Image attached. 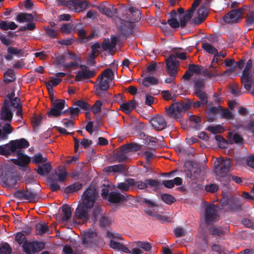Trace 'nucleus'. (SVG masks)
Instances as JSON below:
<instances>
[{"mask_svg": "<svg viewBox=\"0 0 254 254\" xmlns=\"http://www.w3.org/2000/svg\"><path fill=\"white\" fill-rule=\"evenodd\" d=\"M29 146V142L24 138L12 140L8 143L0 145V154L6 157L16 154L17 158L11 159V162L19 167L26 168L31 162V158L22 152L21 149Z\"/></svg>", "mask_w": 254, "mask_h": 254, "instance_id": "f257e3e1", "label": "nucleus"}, {"mask_svg": "<svg viewBox=\"0 0 254 254\" xmlns=\"http://www.w3.org/2000/svg\"><path fill=\"white\" fill-rule=\"evenodd\" d=\"M67 172L64 167L59 166L58 170L55 171L48 178L47 182L49 185L50 190L52 191H56L60 190L61 187L58 182H64L67 177Z\"/></svg>", "mask_w": 254, "mask_h": 254, "instance_id": "f03ea898", "label": "nucleus"}, {"mask_svg": "<svg viewBox=\"0 0 254 254\" xmlns=\"http://www.w3.org/2000/svg\"><path fill=\"white\" fill-rule=\"evenodd\" d=\"M192 102L188 99L186 102H176L172 104L166 109V114L170 118L178 119L181 117V113L190 109Z\"/></svg>", "mask_w": 254, "mask_h": 254, "instance_id": "7ed1b4c3", "label": "nucleus"}, {"mask_svg": "<svg viewBox=\"0 0 254 254\" xmlns=\"http://www.w3.org/2000/svg\"><path fill=\"white\" fill-rule=\"evenodd\" d=\"M98 197V193L95 189L89 187L83 192L79 203L92 208Z\"/></svg>", "mask_w": 254, "mask_h": 254, "instance_id": "20e7f679", "label": "nucleus"}, {"mask_svg": "<svg viewBox=\"0 0 254 254\" xmlns=\"http://www.w3.org/2000/svg\"><path fill=\"white\" fill-rule=\"evenodd\" d=\"M129 185L138 190H144L148 188L158 189L161 183L157 180L145 179L143 182L141 181H135L134 179H130L128 181Z\"/></svg>", "mask_w": 254, "mask_h": 254, "instance_id": "39448f33", "label": "nucleus"}, {"mask_svg": "<svg viewBox=\"0 0 254 254\" xmlns=\"http://www.w3.org/2000/svg\"><path fill=\"white\" fill-rule=\"evenodd\" d=\"M65 101L63 99H56L51 103V109L47 113L49 118L58 117L65 114L67 111H62L65 105Z\"/></svg>", "mask_w": 254, "mask_h": 254, "instance_id": "423d86ee", "label": "nucleus"}, {"mask_svg": "<svg viewBox=\"0 0 254 254\" xmlns=\"http://www.w3.org/2000/svg\"><path fill=\"white\" fill-rule=\"evenodd\" d=\"M173 51V54L171 55L166 60V66H172L173 68L171 69V73L174 74L175 72V68H177V64H179V61L177 60V58H179L182 60H185L187 59L186 53H179L176 51L175 49Z\"/></svg>", "mask_w": 254, "mask_h": 254, "instance_id": "0eeeda50", "label": "nucleus"}, {"mask_svg": "<svg viewBox=\"0 0 254 254\" xmlns=\"http://www.w3.org/2000/svg\"><path fill=\"white\" fill-rule=\"evenodd\" d=\"M231 160L230 159H222L215 162L214 170L217 176L224 177L230 171Z\"/></svg>", "mask_w": 254, "mask_h": 254, "instance_id": "6e6552de", "label": "nucleus"}, {"mask_svg": "<svg viewBox=\"0 0 254 254\" xmlns=\"http://www.w3.org/2000/svg\"><path fill=\"white\" fill-rule=\"evenodd\" d=\"M243 11V8L231 10L223 17V22L228 24L237 23L239 22L242 18Z\"/></svg>", "mask_w": 254, "mask_h": 254, "instance_id": "1a4fd4ad", "label": "nucleus"}, {"mask_svg": "<svg viewBox=\"0 0 254 254\" xmlns=\"http://www.w3.org/2000/svg\"><path fill=\"white\" fill-rule=\"evenodd\" d=\"M45 244L42 242L32 241L24 243L22 248L27 254H34L45 248Z\"/></svg>", "mask_w": 254, "mask_h": 254, "instance_id": "9d476101", "label": "nucleus"}, {"mask_svg": "<svg viewBox=\"0 0 254 254\" xmlns=\"http://www.w3.org/2000/svg\"><path fill=\"white\" fill-rule=\"evenodd\" d=\"M92 208L79 203L77 207L75 209L74 217L84 222L90 220V211Z\"/></svg>", "mask_w": 254, "mask_h": 254, "instance_id": "9b49d317", "label": "nucleus"}, {"mask_svg": "<svg viewBox=\"0 0 254 254\" xmlns=\"http://www.w3.org/2000/svg\"><path fill=\"white\" fill-rule=\"evenodd\" d=\"M133 25L128 21L122 20L118 27L120 36L123 38H127L131 35L133 32Z\"/></svg>", "mask_w": 254, "mask_h": 254, "instance_id": "f8f14e48", "label": "nucleus"}, {"mask_svg": "<svg viewBox=\"0 0 254 254\" xmlns=\"http://www.w3.org/2000/svg\"><path fill=\"white\" fill-rule=\"evenodd\" d=\"M150 123L152 127L157 131H161L167 127V122L162 116L155 115L151 120Z\"/></svg>", "mask_w": 254, "mask_h": 254, "instance_id": "ddd939ff", "label": "nucleus"}, {"mask_svg": "<svg viewBox=\"0 0 254 254\" xmlns=\"http://www.w3.org/2000/svg\"><path fill=\"white\" fill-rule=\"evenodd\" d=\"M205 221L209 224L215 221L217 217V211L214 204H208L204 206Z\"/></svg>", "mask_w": 254, "mask_h": 254, "instance_id": "4468645a", "label": "nucleus"}, {"mask_svg": "<svg viewBox=\"0 0 254 254\" xmlns=\"http://www.w3.org/2000/svg\"><path fill=\"white\" fill-rule=\"evenodd\" d=\"M220 203L222 206H228L230 210L232 211L240 210L241 208L240 202L231 198L223 197L220 200Z\"/></svg>", "mask_w": 254, "mask_h": 254, "instance_id": "2eb2a0df", "label": "nucleus"}, {"mask_svg": "<svg viewBox=\"0 0 254 254\" xmlns=\"http://www.w3.org/2000/svg\"><path fill=\"white\" fill-rule=\"evenodd\" d=\"M0 119L4 121L10 122L13 117V113L10 109L9 102L6 99L4 100L0 112Z\"/></svg>", "mask_w": 254, "mask_h": 254, "instance_id": "dca6fc26", "label": "nucleus"}, {"mask_svg": "<svg viewBox=\"0 0 254 254\" xmlns=\"http://www.w3.org/2000/svg\"><path fill=\"white\" fill-rule=\"evenodd\" d=\"M197 13L198 16L192 19V22L196 25L201 23L207 17L208 13V8L205 5L202 4L198 8Z\"/></svg>", "mask_w": 254, "mask_h": 254, "instance_id": "f3484780", "label": "nucleus"}, {"mask_svg": "<svg viewBox=\"0 0 254 254\" xmlns=\"http://www.w3.org/2000/svg\"><path fill=\"white\" fill-rule=\"evenodd\" d=\"M87 7L88 3L86 0H69V8L72 11L79 12L84 10Z\"/></svg>", "mask_w": 254, "mask_h": 254, "instance_id": "a211bd4d", "label": "nucleus"}, {"mask_svg": "<svg viewBox=\"0 0 254 254\" xmlns=\"http://www.w3.org/2000/svg\"><path fill=\"white\" fill-rule=\"evenodd\" d=\"M252 74L250 70H243L241 76V82L244 84L245 88L248 91H251L252 84Z\"/></svg>", "mask_w": 254, "mask_h": 254, "instance_id": "6ab92c4d", "label": "nucleus"}, {"mask_svg": "<svg viewBox=\"0 0 254 254\" xmlns=\"http://www.w3.org/2000/svg\"><path fill=\"white\" fill-rule=\"evenodd\" d=\"M107 199L108 201L111 203H118L127 200V198L126 196L118 191H112L109 193Z\"/></svg>", "mask_w": 254, "mask_h": 254, "instance_id": "aec40b11", "label": "nucleus"}, {"mask_svg": "<svg viewBox=\"0 0 254 254\" xmlns=\"http://www.w3.org/2000/svg\"><path fill=\"white\" fill-rule=\"evenodd\" d=\"M99 11L108 17H113L118 11V9L113 5H100L98 7Z\"/></svg>", "mask_w": 254, "mask_h": 254, "instance_id": "412c9836", "label": "nucleus"}, {"mask_svg": "<svg viewBox=\"0 0 254 254\" xmlns=\"http://www.w3.org/2000/svg\"><path fill=\"white\" fill-rule=\"evenodd\" d=\"M25 200L29 202H35L38 201L40 198L39 192L34 189L26 188Z\"/></svg>", "mask_w": 254, "mask_h": 254, "instance_id": "4be33fe9", "label": "nucleus"}, {"mask_svg": "<svg viewBox=\"0 0 254 254\" xmlns=\"http://www.w3.org/2000/svg\"><path fill=\"white\" fill-rule=\"evenodd\" d=\"M13 130L9 123H5L3 126L0 124V139L6 140L8 138V135L12 133Z\"/></svg>", "mask_w": 254, "mask_h": 254, "instance_id": "5701e85b", "label": "nucleus"}, {"mask_svg": "<svg viewBox=\"0 0 254 254\" xmlns=\"http://www.w3.org/2000/svg\"><path fill=\"white\" fill-rule=\"evenodd\" d=\"M95 74L96 72L94 70L87 69L84 71H79L75 76V80L79 81L86 79H90L94 77Z\"/></svg>", "mask_w": 254, "mask_h": 254, "instance_id": "b1692460", "label": "nucleus"}, {"mask_svg": "<svg viewBox=\"0 0 254 254\" xmlns=\"http://www.w3.org/2000/svg\"><path fill=\"white\" fill-rule=\"evenodd\" d=\"M221 108V106L218 105V107H210L206 110L208 122H213L217 119V115L219 113V109Z\"/></svg>", "mask_w": 254, "mask_h": 254, "instance_id": "393cba45", "label": "nucleus"}, {"mask_svg": "<svg viewBox=\"0 0 254 254\" xmlns=\"http://www.w3.org/2000/svg\"><path fill=\"white\" fill-rule=\"evenodd\" d=\"M228 141L231 144L235 143L241 146L244 144L245 140L242 135L230 132L228 134Z\"/></svg>", "mask_w": 254, "mask_h": 254, "instance_id": "a878e982", "label": "nucleus"}, {"mask_svg": "<svg viewBox=\"0 0 254 254\" xmlns=\"http://www.w3.org/2000/svg\"><path fill=\"white\" fill-rule=\"evenodd\" d=\"M136 103L135 100H130L120 105L121 110L126 114H129L136 107Z\"/></svg>", "mask_w": 254, "mask_h": 254, "instance_id": "bb28decb", "label": "nucleus"}, {"mask_svg": "<svg viewBox=\"0 0 254 254\" xmlns=\"http://www.w3.org/2000/svg\"><path fill=\"white\" fill-rule=\"evenodd\" d=\"M130 13V22L135 23L138 22L141 19V12L140 11L133 6L129 7L128 9Z\"/></svg>", "mask_w": 254, "mask_h": 254, "instance_id": "cd10ccee", "label": "nucleus"}, {"mask_svg": "<svg viewBox=\"0 0 254 254\" xmlns=\"http://www.w3.org/2000/svg\"><path fill=\"white\" fill-rule=\"evenodd\" d=\"M104 171L108 173L114 172L123 174L126 171V168L123 165L118 164L106 167L104 168Z\"/></svg>", "mask_w": 254, "mask_h": 254, "instance_id": "c85d7f7f", "label": "nucleus"}, {"mask_svg": "<svg viewBox=\"0 0 254 254\" xmlns=\"http://www.w3.org/2000/svg\"><path fill=\"white\" fill-rule=\"evenodd\" d=\"M36 233L39 235H42L46 233L49 234L50 231L49 227L46 223H38L35 226Z\"/></svg>", "mask_w": 254, "mask_h": 254, "instance_id": "c756f323", "label": "nucleus"}, {"mask_svg": "<svg viewBox=\"0 0 254 254\" xmlns=\"http://www.w3.org/2000/svg\"><path fill=\"white\" fill-rule=\"evenodd\" d=\"M52 169V166L50 163H43L42 165H39L37 169L36 170L37 173L41 176H44L45 174H49Z\"/></svg>", "mask_w": 254, "mask_h": 254, "instance_id": "7c9ffc66", "label": "nucleus"}, {"mask_svg": "<svg viewBox=\"0 0 254 254\" xmlns=\"http://www.w3.org/2000/svg\"><path fill=\"white\" fill-rule=\"evenodd\" d=\"M104 214L103 208L99 205H95L93 210L90 216V220L89 222H95L97 220V217L99 215L101 216Z\"/></svg>", "mask_w": 254, "mask_h": 254, "instance_id": "2f4dec72", "label": "nucleus"}, {"mask_svg": "<svg viewBox=\"0 0 254 254\" xmlns=\"http://www.w3.org/2000/svg\"><path fill=\"white\" fill-rule=\"evenodd\" d=\"M158 79L152 75H148L142 79V84L146 87L158 84Z\"/></svg>", "mask_w": 254, "mask_h": 254, "instance_id": "473e14b6", "label": "nucleus"}, {"mask_svg": "<svg viewBox=\"0 0 254 254\" xmlns=\"http://www.w3.org/2000/svg\"><path fill=\"white\" fill-rule=\"evenodd\" d=\"M34 17L32 14L27 13H20L16 16V20L20 23L24 22H31L33 20Z\"/></svg>", "mask_w": 254, "mask_h": 254, "instance_id": "72a5a7b5", "label": "nucleus"}, {"mask_svg": "<svg viewBox=\"0 0 254 254\" xmlns=\"http://www.w3.org/2000/svg\"><path fill=\"white\" fill-rule=\"evenodd\" d=\"M193 82V93L204 91L205 88V84L203 79H197L194 80Z\"/></svg>", "mask_w": 254, "mask_h": 254, "instance_id": "f704fd0d", "label": "nucleus"}, {"mask_svg": "<svg viewBox=\"0 0 254 254\" xmlns=\"http://www.w3.org/2000/svg\"><path fill=\"white\" fill-rule=\"evenodd\" d=\"M62 211L64 213V215L62 219V220L64 222L68 221L71 216V207L67 204H64L62 206Z\"/></svg>", "mask_w": 254, "mask_h": 254, "instance_id": "c9c22d12", "label": "nucleus"}, {"mask_svg": "<svg viewBox=\"0 0 254 254\" xmlns=\"http://www.w3.org/2000/svg\"><path fill=\"white\" fill-rule=\"evenodd\" d=\"M98 78L99 80V83L98 84L95 85V86L105 92H107L110 87L108 80L104 79L103 77H98Z\"/></svg>", "mask_w": 254, "mask_h": 254, "instance_id": "e433bc0d", "label": "nucleus"}, {"mask_svg": "<svg viewBox=\"0 0 254 254\" xmlns=\"http://www.w3.org/2000/svg\"><path fill=\"white\" fill-rule=\"evenodd\" d=\"M47 157H43L41 153L35 154L31 157V161L32 163L37 164L41 163H45L47 161Z\"/></svg>", "mask_w": 254, "mask_h": 254, "instance_id": "4c0bfd02", "label": "nucleus"}, {"mask_svg": "<svg viewBox=\"0 0 254 254\" xmlns=\"http://www.w3.org/2000/svg\"><path fill=\"white\" fill-rule=\"evenodd\" d=\"M192 12H188L187 11V13H186L183 17L180 19V26H181L182 28H184L186 27L187 23L190 20L192 17Z\"/></svg>", "mask_w": 254, "mask_h": 254, "instance_id": "58836bf2", "label": "nucleus"}, {"mask_svg": "<svg viewBox=\"0 0 254 254\" xmlns=\"http://www.w3.org/2000/svg\"><path fill=\"white\" fill-rule=\"evenodd\" d=\"M194 94L199 98L200 101L202 102V106H205L207 104L208 102V95L205 91H199Z\"/></svg>", "mask_w": 254, "mask_h": 254, "instance_id": "ea45409f", "label": "nucleus"}, {"mask_svg": "<svg viewBox=\"0 0 254 254\" xmlns=\"http://www.w3.org/2000/svg\"><path fill=\"white\" fill-rule=\"evenodd\" d=\"M81 188L82 185L80 183L77 182L65 188L64 192L66 193H72L79 190Z\"/></svg>", "mask_w": 254, "mask_h": 254, "instance_id": "a19ab883", "label": "nucleus"}, {"mask_svg": "<svg viewBox=\"0 0 254 254\" xmlns=\"http://www.w3.org/2000/svg\"><path fill=\"white\" fill-rule=\"evenodd\" d=\"M73 105L79 107L81 109L84 111L91 110V106L87 102L83 100H77L74 103Z\"/></svg>", "mask_w": 254, "mask_h": 254, "instance_id": "79ce46f5", "label": "nucleus"}, {"mask_svg": "<svg viewBox=\"0 0 254 254\" xmlns=\"http://www.w3.org/2000/svg\"><path fill=\"white\" fill-rule=\"evenodd\" d=\"M202 48L210 54L213 55L217 53V50L210 44L207 42L202 43Z\"/></svg>", "mask_w": 254, "mask_h": 254, "instance_id": "37998d69", "label": "nucleus"}, {"mask_svg": "<svg viewBox=\"0 0 254 254\" xmlns=\"http://www.w3.org/2000/svg\"><path fill=\"white\" fill-rule=\"evenodd\" d=\"M42 119L43 117L42 116H37L36 115H35L31 119L32 126L35 129L38 128V127L41 125L42 123Z\"/></svg>", "mask_w": 254, "mask_h": 254, "instance_id": "c03bdc74", "label": "nucleus"}, {"mask_svg": "<svg viewBox=\"0 0 254 254\" xmlns=\"http://www.w3.org/2000/svg\"><path fill=\"white\" fill-rule=\"evenodd\" d=\"M11 251V248L7 243L0 244V254H10Z\"/></svg>", "mask_w": 254, "mask_h": 254, "instance_id": "a18cd8bd", "label": "nucleus"}, {"mask_svg": "<svg viewBox=\"0 0 254 254\" xmlns=\"http://www.w3.org/2000/svg\"><path fill=\"white\" fill-rule=\"evenodd\" d=\"M129 179H127L126 180V182H122L119 183L117 185V188L121 190L122 192H126L129 190V187H131L130 185H129L128 181L130 180Z\"/></svg>", "mask_w": 254, "mask_h": 254, "instance_id": "49530a36", "label": "nucleus"}, {"mask_svg": "<svg viewBox=\"0 0 254 254\" xmlns=\"http://www.w3.org/2000/svg\"><path fill=\"white\" fill-rule=\"evenodd\" d=\"M15 240L19 245L27 242V238L23 232H18L15 236Z\"/></svg>", "mask_w": 254, "mask_h": 254, "instance_id": "de8ad7c7", "label": "nucleus"}, {"mask_svg": "<svg viewBox=\"0 0 254 254\" xmlns=\"http://www.w3.org/2000/svg\"><path fill=\"white\" fill-rule=\"evenodd\" d=\"M219 114L224 118L227 120H230L233 118V115L228 109H223L221 106V108L219 109Z\"/></svg>", "mask_w": 254, "mask_h": 254, "instance_id": "09e8293b", "label": "nucleus"}, {"mask_svg": "<svg viewBox=\"0 0 254 254\" xmlns=\"http://www.w3.org/2000/svg\"><path fill=\"white\" fill-rule=\"evenodd\" d=\"M80 62H81L74 61L68 63H64L63 65V66L64 69L69 70L70 71L71 68L76 69L79 66Z\"/></svg>", "mask_w": 254, "mask_h": 254, "instance_id": "8fccbe9b", "label": "nucleus"}, {"mask_svg": "<svg viewBox=\"0 0 254 254\" xmlns=\"http://www.w3.org/2000/svg\"><path fill=\"white\" fill-rule=\"evenodd\" d=\"M102 104V101L101 100H97L95 102L93 106H91V110L92 111L94 114L97 115L101 112Z\"/></svg>", "mask_w": 254, "mask_h": 254, "instance_id": "3c124183", "label": "nucleus"}, {"mask_svg": "<svg viewBox=\"0 0 254 254\" xmlns=\"http://www.w3.org/2000/svg\"><path fill=\"white\" fill-rule=\"evenodd\" d=\"M44 30L47 35L49 37L52 39H56L58 38L59 33L55 30L50 28L49 27H45Z\"/></svg>", "mask_w": 254, "mask_h": 254, "instance_id": "603ef678", "label": "nucleus"}, {"mask_svg": "<svg viewBox=\"0 0 254 254\" xmlns=\"http://www.w3.org/2000/svg\"><path fill=\"white\" fill-rule=\"evenodd\" d=\"M99 221L100 226L102 228L108 227L111 224L110 219L104 215L101 216Z\"/></svg>", "mask_w": 254, "mask_h": 254, "instance_id": "864d4df0", "label": "nucleus"}, {"mask_svg": "<svg viewBox=\"0 0 254 254\" xmlns=\"http://www.w3.org/2000/svg\"><path fill=\"white\" fill-rule=\"evenodd\" d=\"M162 200L168 204H171L176 200L175 198L171 194L164 193L161 195Z\"/></svg>", "mask_w": 254, "mask_h": 254, "instance_id": "5fc2aeb1", "label": "nucleus"}, {"mask_svg": "<svg viewBox=\"0 0 254 254\" xmlns=\"http://www.w3.org/2000/svg\"><path fill=\"white\" fill-rule=\"evenodd\" d=\"M4 75H6L9 77V78H8L4 77V81L5 82L9 83L15 80L14 72L11 69H8V70L5 72Z\"/></svg>", "mask_w": 254, "mask_h": 254, "instance_id": "6e6d98bb", "label": "nucleus"}, {"mask_svg": "<svg viewBox=\"0 0 254 254\" xmlns=\"http://www.w3.org/2000/svg\"><path fill=\"white\" fill-rule=\"evenodd\" d=\"M212 251L216 254H226L225 248L222 245L218 244H213L211 247Z\"/></svg>", "mask_w": 254, "mask_h": 254, "instance_id": "4d7b16f0", "label": "nucleus"}, {"mask_svg": "<svg viewBox=\"0 0 254 254\" xmlns=\"http://www.w3.org/2000/svg\"><path fill=\"white\" fill-rule=\"evenodd\" d=\"M114 156L115 159L120 163L123 162L127 158L126 154L120 150L119 152L114 153Z\"/></svg>", "mask_w": 254, "mask_h": 254, "instance_id": "13d9d810", "label": "nucleus"}, {"mask_svg": "<svg viewBox=\"0 0 254 254\" xmlns=\"http://www.w3.org/2000/svg\"><path fill=\"white\" fill-rule=\"evenodd\" d=\"M188 68L192 73H195L196 74H200L202 69V66L201 65L198 64H189Z\"/></svg>", "mask_w": 254, "mask_h": 254, "instance_id": "bf43d9fd", "label": "nucleus"}, {"mask_svg": "<svg viewBox=\"0 0 254 254\" xmlns=\"http://www.w3.org/2000/svg\"><path fill=\"white\" fill-rule=\"evenodd\" d=\"M170 67H169V66H166L167 71L170 76V77H168L165 79V82L166 83H172L173 82V81L175 79V75L177 72V68H175V72H174V74H171L170 70H171V69L173 68V67H172V66H170Z\"/></svg>", "mask_w": 254, "mask_h": 254, "instance_id": "052dcab7", "label": "nucleus"}, {"mask_svg": "<svg viewBox=\"0 0 254 254\" xmlns=\"http://www.w3.org/2000/svg\"><path fill=\"white\" fill-rule=\"evenodd\" d=\"M246 23L247 26H252L254 23V11H250L246 16Z\"/></svg>", "mask_w": 254, "mask_h": 254, "instance_id": "680f3d73", "label": "nucleus"}, {"mask_svg": "<svg viewBox=\"0 0 254 254\" xmlns=\"http://www.w3.org/2000/svg\"><path fill=\"white\" fill-rule=\"evenodd\" d=\"M13 195L14 197L20 199V200H25V190H17L15 191Z\"/></svg>", "mask_w": 254, "mask_h": 254, "instance_id": "e2e57ef3", "label": "nucleus"}, {"mask_svg": "<svg viewBox=\"0 0 254 254\" xmlns=\"http://www.w3.org/2000/svg\"><path fill=\"white\" fill-rule=\"evenodd\" d=\"M136 244L137 246L147 252L150 251L152 248V246L149 243L138 241Z\"/></svg>", "mask_w": 254, "mask_h": 254, "instance_id": "0e129e2a", "label": "nucleus"}, {"mask_svg": "<svg viewBox=\"0 0 254 254\" xmlns=\"http://www.w3.org/2000/svg\"><path fill=\"white\" fill-rule=\"evenodd\" d=\"M61 30L63 34H69L71 33L72 27L70 24L65 23L62 26Z\"/></svg>", "mask_w": 254, "mask_h": 254, "instance_id": "69168bd1", "label": "nucleus"}, {"mask_svg": "<svg viewBox=\"0 0 254 254\" xmlns=\"http://www.w3.org/2000/svg\"><path fill=\"white\" fill-rule=\"evenodd\" d=\"M168 24L173 28H177L180 27V23L176 18H171L168 20Z\"/></svg>", "mask_w": 254, "mask_h": 254, "instance_id": "338daca9", "label": "nucleus"}, {"mask_svg": "<svg viewBox=\"0 0 254 254\" xmlns=\"http://www.w3.org/2000/svg\"><path fill=\"white\" fill-rule=\"evenodd\" d=\"M246 164L254 169V155H249L247 157L246 159Z\"/></svg>", "mask_w": 254, "mask_h": 254, "instance_id": "774afa93", "label": "nucleus"}]
</instances>
